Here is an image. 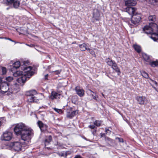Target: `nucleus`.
Returning <instances> with one entry per match:
<instances>
[{"instance_id": "f257e3e1", "label": "nucleus", "mask_w": 158, "mask_h": 158, "mask_svg": "<svg viewBox=\"0 0 158 158\" xmlns=\"http://www.w3.org/2000/svg\"><path fill=\"white\" fill-rule=\"evenodd\" d=\"M14 131L17 135H20L22 139L25 141L24 143L28 145L31 141L32 130L24 124L20 123L16 124Z\"/></svg>"}, {"instance_id": "f03ea898", "label": "nucleus", "mask_w": 158, "mask_h": 158, "mask_svg": "<svg viewBox=\"0 0 158 158\" xmlns=\"http://www.w3.org/2000/svg\"><path fill=\"white\" fill-rule=\"evenodd\" d=\"M27 148L28 145L25 143H22L19 141H16L8 143L6 148L18 152L23 151Z\"/></svg>"}, {"instance_id": "7ed1b4c3", "label": "nucleus", "mask_w": 158, "mask_h": 158, "mask_svg": "<svg viewBox=\"0 0 158 158\" xmlns=\"http://www.w3.org/2000/svg\"><path fill=\"white\" fill-rule=\"evenodd\" d=\"M28 62L27 61H24L23 65L21 66V69L23 70V75L29 78L35 73L34 69L31 66H28Z\"/></svg>"}, {"instance_id": "20e7f679", "label": "nucleus", "mask_w": 158, "mask_h": 158, "mask_svg": "<svg viewBox=\"0 0 158 158\" xmlns=\"http://www.w3.org/2000/svg\"><path fill=\"white\" fill-rule=\"evenodd\" d=\"M149 21L152 22L151 23L149 24L150 26H146L143 28V30L144 32L147 34H152L153 30H154V26H156L153 22L156 20V17L154 15H150L148 17Z\"/></svg>"}, {"instance_id": "39448f33", "label": "nucleus", "mask_w": 158, "mask_h": 158, "mask_svg": "<svg viewBox=\"0 0 158 158\" xmlns=\"http://www.w3.org/2000/svg\"><path fill=\"white\" fill-rule=\"evenodd\" d=\"M37 93L36 90H33L27 92L26 95L27 96V100L30 102H38L40 98H37V97L35 96Z\"/></svg>"}, {"instance_id": "423d86ee", "label": "nucleus", "mask_w": 158, "mask_h": 158, "mask_svg": "<svg viewBox=\"0 0 158 158\" xmlns=\"http://www.w3.org/2000/svg\"><path fill=\"white\" fill-rule=\"evenodd\" d=\"M13 137V134L11 132L6 131L2 135L1 139L2 141H9L12 139Z\"/></svg>"}, {"instance_id": "0eeeda50", "label": "nucleus", "mask_w": 158, "mask_h": 158, "mask_svg": "<svg viewBox=\"0 0 158 158\" xmlns=\"http://www.w3.org/2000/svg\"><path fill=\"white\" fill-rule=\"evenodd\" d=\"M0 89L2 92L4 93L8 92L11 94L13 92L12 89L9 88L8 84L6 82L2 83L0 84Z\"/></svg>"}, {"instance_id": "6e6552de", "label": "nucleus", "mask_w": 158, "mask_h": 158, "mask_svg": "<svg viewBox=\"0 0 158 158\" xmlns=\"http://www.w3.org/2000/svg\"><path fill=\"white\" fill-rule=\"evenodd\" d=\"M141 18V15L140 14H136L133 15L131 17V21L133 24H137L140 21Z\"/></svg>"}, {"instance_id": "1a4fd4ad", "label": "nucleus", "mask_w": 158, "mask_h": 158, "mask_svg": "<svg viewBox=\"0 0 158 158\" xmlns=\"http://www.w3.org/2000/svg\"><path fill=\"white\" fill-rule=\"evenodd\" d=\"M136 99L139 104L140 105L147 104L148 102L147 99L145 97L143 96H138L136 97Z\"/></svg>"}, {"instance_id": "9d476101", "label": "nucleus", "mask_w": 158, "mask_h": 158, "mask_svg": "<svg viewBox=\"0 0 158 158\" xmlns=\"http://www.w3.org/2000/svg\"><path fill=\"white\" fill-rule=\"evenodd\" d=\"M28 79L27 77L23 75L21 77L17 79V81L21 85H23L26 81Z\"/></svg>"}, {"instance_id": "9b49d317", "label": "nucleus", "mask_w": 158, "mask_h": 158, "mask_svg": "<svg viewBox=\"0 0 158 158\" xmlns=\"http://www.w3.org/2000/svg\"><path fill=\"white\" fill-rule=\"evenodd\" d=\"M126 6L127 7L135 6L136 2L135 1L133 0H124Z\"/></svg>"}, {"instance_id": "f8f14e48", "label": "nucleus", "mask_w": 158, "mask_h": 158, "mask_svg": "<svg viewBox=\"0 0 158 158\" xmlns=\"http://www.w3.org/2000/svg\"><path fill=\"white\" fill-rule=\"evenodd\" d=\"M76 93L80 97H81L84 96L85 91L83 89H80L78 87H76L75 89Z\"/></svg>"}, {"instance_id": "ddd939ff", "label": "nucleus", "mask_w": 158, "mask_h": 158, "mask_svg": "<svg viewBox=\"0 0 158 158\" xmlns=\"http://www.w3.org/2000/svg\"><path fill=\"white\" fill-rule=\"evenodd\" d=\"M135 8L131 6L127 7L125 9L126 11L131 15H133L135 14Z\"/></svg>"}, {"instance_id": "4468645a", "label": "nucleus", "mask_w": 158, "mask_h": 158, "mask_svg": "<svg viewBox=\"0 0 158 158\" xmlns=\"http://www.w3.org/2000/svg\"><path fill=\"white\" fill-rule=\"evenodd\" d=\"M60 94L55 92H52L49 98L50 99L53 100L54 99L60 98Z\"/></svg>"}, {"instance_id": "2eb2a0df", "label": "nucleus", "mask_w": 158, "mask_h": 158, "mask_svg": "<svg viewBox=\"0 0 158 158\" xmlns=\"http://www.w3.org/2000/svg\"><path fill=\"white\" fill-rule=\"evenodd\" d=\"M150 37L154 41L158 40V32L156 33H153L152 34Z\"/></svg>"}, {"instance_id": "dca6fc26", "label": "nucleus", "mask_w": 158, "mask_h": 158, "mask_svg": "<svg viewBox=\"0 0 158 158\" xmlns=\"http://www.w3.org/2000/svg\"><path fill=\"white\" fill-rule=\"evenodd\" d=\"M142 56L144 60L147 62L149 63L151 59L150 57L146 53H143Z\"/></svg>"}, {"instance_id": "f3484780", "label": "nucleus", "mask_w": 158, "mask_h": 158, "mask_svg": "<svg viewBox=\"0 0 158 158\" xmlns=\"http://www.w3.org/2000/svg\"><path fill=\"white\" fill-rule=\"evenodd\" d=\"M106 61L107 64L110 66H112L115 63L114 61H113L110 58H108L106 59Z\"/></svg>"}, {"instance_id": "a211bd4d", "label": "nucleus", "mask_w": 158, "mask_h": 158, "mask_svg": "<svg viewBox=\"0 0 158 158\" xmlns=\"http://www.w3.org/2000/svg\"><path fill=\"white\" fill-rule=\"evenodd\" d=\"M149 63L152 67H155L158 65V60L152 61L151 60Z\"/></svg>"}, {"instance_id": "6ab92c4d", "label": "nucleus", "mask_w": 158, "mask_h": 158, "mask_svg": "<svg viewBox=\"0 0 158 158\" xmlns=\"http://www.w3.org/2000/svg\"><path fill=\"white\" fill-rule=\"evenodd\" d=\"M19 84L15 83L13 85V89H12V91H15L16 92H17L19 90Z\"/></svg>"}, {"instance_id": "aec40b11", "label": "nucleus", "mask_w": 158, "mask_h": 158, "mask_svg": "<svg viewBox=\"0 0 158 158\" xmlns=\"http://www.w3.org/2000/svg\"><path fill=\"white\" fill-rule=\"evenodd\" d=\"M79 47L80 48V50L81 51H85L86 50H87L88 49L87 47V45L85 44L84 43L81 44H79Z\"/></svg>"}, {"instance_id": "412c9836", "label": "nucleus", "mask_w": 158, "mask_h": 158, "mask_svg": "<svg viewBox=\"0 0 158 158\" xmlns=\"http://www.w3.org/2000/svg\"><path fill=\"white\" fill-rule=\"evenodd\" d=\"M23 71H17L13 73V76L15 77H18L21 76L23 75Z\"/></svg>"}, {"instance_id": "4be33fe9", "label": "nucleus", "mask_w": 158, "mask_h": 158, "mask_svg": "<svg viewBox=\"0 0 158 158\" xmlns=\"http://www.w3.org/2000/svg\"><path fill=\"white\" fill-rule=\"evenodd\" d=\"M77 113V112L76 111H73L71 113H69L67 114V117L70 118H72L75 116Z\"/></svg>"}, {"instance_id": "5701e85b", "label": "nucleus", "mask_w": 158, "mask_h": 158, "mask_svg": "<svg viewBox=\"0 0 158 158\" xmlns=\"http://www.w3.org/2000/svg\"><path fill=\"white\" fill-rule=\"evenodd\" d=\"M13 67L15 69H18L21 65V64L19 61H17L13 64Z\"/></svg>"}, {"instance_id": "b1692460", "label": "nucleus", "mask_w": 158, "mask_h": 158, "mask_svg": "<svg viewBox=\"0 0 158 158\" xmlns=\"http://www.w3.org/2000/svg\"><path fill=\"white\" fill-rule=\"evenodd\" d=\"M112 68L115 70L116 72L119 73L120 70L117 67V64L115 63L111 66Z\"/></svg>"}, {"instance_id": "393cba45", "label": "nucleus", "mask_w": 158, "mask_h": 158, "mask_svg": "<svg viewBox=\"0 0 158 158\" xmlns=\"http://www.w3.org/2000/svg\"><path fill=\"white\" fill-rule=\"evenodd\" d=\"M100 14L98 10H96V12L95 11H94L93 14V17L96 19H98V18L100 16Z\"/></svg>"}, {"instance_id": "a878e982", "label": "nucleus", "mask_w": 158, "mask_h": 158, "mask_svg": "<svg viewBox=\"0 0 158 158\" xmlns=\"http://www.w3.org/2000/svg\"><path fill=\"white\" fill-rule=\"evenodd\" d=\"M13 3L14 7L15 8H16L19 6L20 4V2L19 1L16 0Z\"/></svg>"}, {"instance_id": "bb28decb", "label": "nucleus", "mask_w": 158, "mask_h": 158, "mask_svg": "<svg viewBox=\"0 0 158 158\" xmlns=\"http://www.w3.org/2000/svg\"><path fill=\"white\" fill-rule=\"evenodd\" d=\"M134 48L135 50L138 53L140 52L141 51V48L140 46L137 45H134Z\"/></svg>"}, {"instance_id": "cd10ccee", "label": "nucleus", "mask_w": 158, "mask_h": 158, "mask_svg": "<svg viewBox=\"0 0 158 158\" xmlns=\"http://www.w3.org/2000/svg\"><path fill=\"white\" fill-rule=\"evenodd\" d=\"M87 50L89 51L90 53L91 54L92 56L94 57L96 56V55L95 54V52L92 49H90L89 48H88Z\"/></svg>"}, {"instance_id": "c85d7f7f", "label": "nucleus", "mask_w": 158, "mask_h": 158, "mask_svg": "<svg viewBox=\"0 0 158 158\" xmlns=\"http://www.w3.org/2000/svg\"><path fill=\"white\" fill-rule=\"evenodd\" d=\"M37 124L41 130H42V128L44 127V124L41 121H38L37 122Z\"/></svg>"}, {"instance_id": "c756f323", "label": "nucleus", "mask_w": 158, "mask_h": 158, "mask_svg": "<svg viewBox=\"0 0 158 158\" xmlns=\"http://www.w3.org/2000/svg\"><path fill=\"white\" fill-rule=\"evenodd\" d=\"M102 122L100 120H96L94 122V124L97 127H99L101 126Z\"/></svg>"}, {"instance_id": "7c9ffc66", "label": "nucleus", "mask_w": 158, "mask_h": 158, "mask_svg": "<svg viewBox=\"0 0 158 158\" xmlns=\"http://www.w3.org/2000/svg\"><path fill=\"white\" fill-rule=\"evenodd\" d=\"M52 137L51 136H49L48 137V139H46L45 140V145H47L49 143L51 140H52Z\"/></svg>"}, {"instance_id": "2f4dec72", "label": "nucleus", "mask_w": 158, "mask_h": 158, "mask_svg": "<svg viewBox=\"0 0 158 158\" xmlns=\"http://www.w3.org/2000/svg\"><path fill=\"white\" fill-rule=\"evenodd\" d=\"M61 72V70H58L55 71H52L51 73L53 75H58Z\"/></svg>"}, {"instance_id": "473e14b6", "label": "nucleus", "mask_w": 158, "mask_h": 158, "mask_svg": "<svg viewBox=\"0 0 158 158\" xmlns=\"http://www.w3.org/2000/svg\"><path fill=\"white\" fill-rule=\"evenodd\" d=\"M1 69L2 75L6 74L7 72V69L5 67H2L1 68Z\"/></svg>"}, {"instance_id": "72a5a7b5", "label": "nucleus", "mask_w": 158, "mask_h": 158, "mask_svg": "<svg viewBox=\"0 0 158 158\" xmlns=\"http://www.w3.org/2000/svg\"><path fill=\"white\" fill-rule=\"evenodd\" d=\"M142 75L145 78H148V74L145 72H143L141 73Z\"/></svg>"}, {"instance_id": "f704fd0d", "label": "nucleus", "mask_w": 158, "mask_h": 158, "mask_svg": "<svg viewBox=\"0 0 158 158\" xmlns=\"http://www.w3.org/2000/svg\"><path fill=\"white\" fill-rule=\"evenodd\" d=\"M6 79L7 81L8 82H11L13 80V77H12L9 76L6 77Z\"/></svg>"}, {"instance_id": "c9c22d12", "label": "nucleus", "mask_w": 158, "mask_h": 158, "mask_svg": "<svg viewBox=\"0 0 158 158\" xmlns=\"http://www.w3.org/2000/svg\"><path fill=\"white\" fill-rule=\"evenodd\" d=\"M56 111L59 114H61L63 113L62 111L60 109H58L56 108H53V109Z\"/></svg>"}, {"instance_id": "e433bc0d", "label": "nucleus", "mask_w": 158, "mask_h": 158, "mask_svg": "<svg viewBox=\"0 0 158 158\" xmlns=\"http://www.w3.org/2000/svg\"><path fill=\"white\" fill-rule=\"evenodd\" d=\"M87 93L89 95L93 97L94 96V95L92 94V93H94L92 91H91L90 89H89L87 91Z\"/></svg>"}, {"instance_id": "4c0bfd02", "label": "nucleus", "mask_w": 158, "mask_h": 158, "mask_svg": "<svg viewBox=\"0 0 158 158\" xmlns=\"http://www.w3.org/2000/svg\"><path fill=\"white\" fill-rule=\"evenodd\" d=\"M15 1L14 0H6V3L7 5L11 4Z\"/></svg>"}, {"instance_id": "58836bf2", "label": "nucleus", "mask_w": 158, "mask_h": 158, "mask_svg": "<svg viewBox=\"0 0 158 158\" xmlns=\"http://www.w3.org/2000/svg\"><path fill=\"white\" fill-rule=\"evenodd\" d=\"M147 2L150 4H152L156 2V0H145Z\"/></svg>"}, {"instance_id": "ea45409f", "label": "nucleus", "mask_w": 158, "mask_h": 158, "mask_svg": "<svg viewBox=\"0 0 158 158\" xmlns=\"http://www.w3.org/2000/svg\"><path fill=\"white\" fill-rule=\"evenodd\" d=\"M1 120H0V126L1 125L2 123H3L5 120V118L4 117L0 119Z\"/></svg>"}, {"instance_id": "a19ab883", "label": "nucleus", "mask_w": 158, "mask_h": 158, "mask_svg": "<svg viewBox=\"0 0 158 158\" xmlns=\"http://www.w3.org/2000/svg\"><path fill=\"white\" fill-rule=\"evenodd\" d=\"M57 154L60 156H64V153L62 152H58L57 153Z\"/></svg>"}, {"instance_id": "79ce46f5", "label": "nucleus", "mask_w": 158, "mask_h": 158, "mask_svg": "<svg viewBox=\"0 0 158 158\" xmlns=\"http://www.w3.org/2000/svg\"><path fill=\"white\" fill-rule=\"evenodd\" d=\"M150 80L152 81V82L154 84H155L156 85V86H158V85L157 84V82L156 81H154L151 79H150Z\"/></svg>"}, {"instance_id": "37998d69", "label": "nucleus", "mask_w": 158, "mask_h": 158, "mask_svg": "<svg viewBox=\"0 0 158 158\" xmlns=\"http://www.w3.org/2000/svg\"><path fill=\"white\" fill-rule=\"evenodd\" d=\"M116 139L118 140V141L119 142H123V139L121 138H116Z\"/></svg>"}, {"instance_id": "c03bdc74", "label": "nucleus", "mask_w": 158, "mask_h": 158, "mask_svg": "<svg viewBox=\"0 0 158 158\" xmlns=\"http://www.w3.org/2000/svg\"><path fill=\"white\" fill-rule=\"evenodd\" d=\"M89 127L91 129H94L95 127V126L94 125H90L89 126Z\"/></svg>"}, {"instance_id": "a18cd8bd", "label": "nucleus", "mask_w": 158, "mask_h": 158, "mask_svg": "<svg viewBox=\"0 0 158 158\" xmlns=\"http://www.w3.org/2000/svg\"><path fill=\"white\" fill-rule=\"evenodd\" d=\"M106 141H110V142H112V140L110 138H108V137L106 138Z\"/></svg>"}, {"instance_id": "49530a36", "label": "nucleus", "mask_w": 158, "mask_h": 158, "mask_svg": "<svg viewBox=\"0 0 158 158\" xmlns=\"http://www.w3.org/2000/svg\"><path fill=\"white\" fill-rule=\"evenodd\" d=\"M98 97V96L97 95H95V96H93V98L95 99L96 100L97 98Z\"/></svg>"}, {"instance_id": "de8ad7c7", "label": "nucleus", "mask_w": 158, "mask_h": 158, "mask_svg": "<svg viewBox=\"0 0 158 158\" xmlns=\"http://www.w3.org/2000/svg\"><path fill=\"white\" fill-rule=\"evenodd\" d=\"M105 131L106 134H107L108 133V131H109V134H110V130L109 129L106 128Z\"/></svg>"}, {"instance_id": "09e8293b", "label": "nucleus", "mask_w": 158, "mask_h": 158, "mask_svg": "<svg viewBox=\"0 0 158 158\" xmlns=\"http://www.w3.org/2000/svg\"><path fill=\"white\" fill-rule=\"evenodd\" d=\"M57 145L61 147V148H63V146H62V144H60V143H57Z\"/></svg>"}, {"instance_id": "8fccbe9b", "label": "nucleus", "mask_w": 158, "mask_h": 158, "mask_svg": "<svg viewBox=\"0 0 158 158\" xmlns=\"http://www.w3.org/2000/svg\"><path fill=\"white\" fill-rule=\"evenodd\" d=\"M74 158H81V157L80 156L77 155Z\"/></svg>"}, {"instance_id": "3c124183", "label": "nucleus", "mask_w": 158, "mask_h": 158, "mask_svg": "<svg viewBox=\"0 0 158 158\" xmlns=\"http://www.w3.org/2000/svg\"><path fill=\"white\" fill-rule=\"evenodd\" d=\"M5 39H7V40H10L11 41L14 42V41L13 40L11 39H10L9 38H6Z\"/></svg>"}, {"instance_id": "603ef678", "label": "nucleus", "mask_w": 158, "mask_h": 158, "mask_svg": "<svg viewBox=\"0 0 158 158\" xmlns=\"http://www.w3.org/2000/svg\"><path fill=\"white\" fill-rule=\"evenodd\" d=\"M48 74H46V75H45V79H47V77H48Z\"/></svg>"}, {"instance_id": "864d4df0", "label": "nucleus", "mask_w": 158, "mask_h": 158, "mask_svg": "<svg viewBox=\"0 0 158 158\" xmlns=\"http://www.w3.org/2000/svg\"><path fill=\"white\" fill-rule=\"evenodd\" d=\"M27 45L30 47H33V44H31L30 45H28V44H27Z\"/></svg>"}, {"instance_id": "5fc2aeb1", "label": "nucleus", "mask_w": 158, "mask_h": 158, "mask_svg": "<svg viewBox=\"0 0 158 158\" xmlns=\"http://www.w3.org/2000/svg\"><path fill=\"white\" fill-rule=\"evenodd\" d=\"M105 134H101V137H102L103 136H105Z\"/></svg>"}, {"instance_id": "6e6d98bb", "label": "nucleus", "mask_w": 158, "mask_h": 158, "mask_svg": "<svg viewBox=\"0 0 158 158\" xmlns=\"http://www.w3.org/2000/svg\"><path fill=\"white\" fill-rule=\"evenodd\" d=\"M48 69H50L51 68V66H49L48 67Z\"/></svg>"}, {"instance_id": "4d7b16f0", "label": "nucleus", "mask_w": 158, "mask_h": 158, "mask_svg": "<svg viewBox=\"0 0 158 158\" xmlns=\"http://www.w3.org/2000/svg\"><path fill=\"white\" fill-rule=\"evenodd\" d=\"M154 89H155L156 90V88L155 87H153Z\"/></svg>"}, {"instance_id": "13d9d810", "label": "nucleus", "mask_w": 158, "mask_h": 158, "mask_svg": "<svg viewBox=\"0 0 158 158\" xmlns=\"http://www.w3.org/2000/svg\"><path fill=\"white\" fill-rule=\"evenodd\" d=\"M84 139H85V140H86V139L85 138V137H84Z\"/></svg>"}, {"instance_id": "bf43d9fd", "label": "nucleus", "mask_w": 158, "mask_h": 158, "mask_svg": "<svg viewBox=\"0 0 158 158\" xmlns=\"http://www.w3.org/2000/svg\"><path fill=\"white\" fill-rule=\"evenodd\" d=\"M3 37H0V39H3Z\"/></svg>"}, {"instance_id": "052dcab7", "label": "nucleus", "mask_w": 158, "mask_h": 158, "mask_svg": "<svg viewBox=\"0 0 158 158\" xmlns=\"http://www.w3.org/2000/svg\"><path fill=\"white\" fill-rule=\"evenodd\" d=\"M156 2H158V0H156Z\"/></svg>"}, {"instance_id": "680f3d73", "label": "nucleus", "mask_w": 158, "mask_h": 158, "mask_svg": "<svg viewBox=\"0 0 158 158\" xmlns=\"http://www.w3.org/2000/svg\"><path fill=\"white\" fill-rule=\"evenodd\" d=\"M102 96H104V95L103 94H102Z\"/></svg>"}]
</instances>
